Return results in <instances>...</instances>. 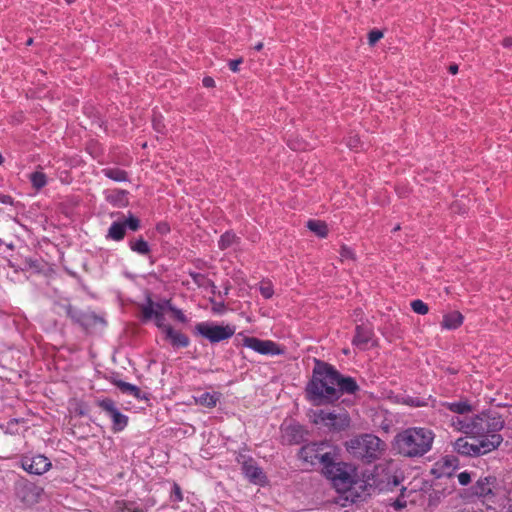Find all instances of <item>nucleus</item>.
I'll use <instances>...</instances> for the list:
<instances>
[{"mask_svg": "<svg viewBox=\"0 0 512 512\" xmlns=\"http://www.w3.org/2000/svg\"><path fill=\"white\" fill-rule=\"evenodd\" d=\"M66 313L75 323L79 324L81 316L83 315L84 312L77 310L73 308L71 305H69L66 308Z\"/></svg>", "mask_w": 512, "mask_h": 512, "instance_id": "nucleus-37", "label": "nucleus"}, {"mask_svg": "<svg viewBox=\"0 0 512 512\" xmlns=\"http://www.w3.org/2000/svg\"><path fill=\"white\" fill-rule=\"evenodd\" d=\"M4 162V157L2 156V154L0 153V165H2Z\"/></svg>", "mask_w": 512, "mask_h": 512, "instance_id": "nucleus-52", "label": "nucleus"}, {"mask_svg": "<svg viewBox=\"0 0 512 512\" xmlns=\"http://www.w3.org/2000/svg\"><path fill=\"white\" fill-rule=\"evenodd\" d=\"M154 126H155V128H156L157 130H159L160 125H159L158 123H154Z\"/></svg>", "mask_w": 512, "mask_h": 512, "instance_id": "nucleus-54", "label": "nucleus"}, {"mask_svg": "<svg viewBox=\"0 0 512 512\" xmlns=\"http://www.w3.org/2000/svg\"><path fill=\"white\" fill-rule=\"evenodd\" d=\"M194 328L198 336L211 344H217L230 339L236 331L233 325H220L210 321L197 323Z\"/></svg>", "mask_w": 512, "mask_h": 512, "instance_id": "nucleus-7", "label": "nucleus"}, {"mask_svg": "<svg viewBox=\"0 0 512 512\" xmlns=\"http://www.w3.org/2000/svg\"><path fill=\"white\" fill-rule=\"evenodd\" d=\"M330 479L338 492H348L357 483V471L354 466L344 462L329 461L322 471Z\"/></svg>", "mask_w": 512, "mask_h": 512, "instance_id": "nucleus-6", "label": "nucleus"}, {"mask_svg": "<svg viewBox=\"0 0 512 512\" xmlns=\"http://www.w3.org/2000/svg\"><path fill=\"white\" fill-rule=\"evenodd\" d=\"M392 506L396 509V510H401L403 509L405 506H406V502L405 501H402V500H396Z\"/></svg>", "mask_w": 512, "mask_h": 512, "instance_id": "nucleus-46", "label": "nucleus"}, {"mask_svg": "<svg viewBox=\"0 0 512 512\" xmlns=\"http://www.w3.org/2000/svg\"><path fill=\"white\" fill-rule=\"evenodd\" d=\"M229 290H230V287H229V286H225V288H224L223 292L219 291V296H220L221 298H223V297L227 296V295H228V293H229Z\"/></svg>", "mask_w": 512, "mask_h": 512, "instance_id": "nucleus-47", "label": "nucleus"}, {"mask_svg": "<svg viewBox=\"0 0 512 512\" xmlns=\"http://www.w3.org/2000/svg\"><path fill=\"white\" fill-rule=\"evenodd\" d=\"M383 37V33L380 30H372L368 34V42L370 45H374Z\"/></svg>", "mask_w": 512, "mask_h": 512, "instance_id": "nucleus-40", "label": "nucleus"}, {"mask_svg": "<svg viewBox=\"0 0 512 512\" xmlns=\"http://www.w3.org/2000/svg\"><path fill=\"white\" fill-rule=\"evenodd\" d=\"M496 479L494 477L480 478L473 486V493L479 497H488L493 495V488Z\"/></svg>", "mask_w": 512, "mask_h": 512, "instance_id": "nucleus-18", "label": "nucleus"}, {"mask_svg": "<svg viewBox=\"0 0 512 512\" xmlns=\"http://www.w3.org/2000/svg\"><path fill=\"white\" fill-rule=\"evenodd\" d=\"M502 440L503 438L500 434L478 436V438H476L478 456L496 449L501 444Z\"/></svg>", "mask_w": 512, "mask_h": 512, "instance_id": "nucleus-16", "label": "nucleus"}, {"mask_svg": "<svg viewBox=\"0 0 512 512\" xmlns=\"http://www.w3.org/2000/svg\"><path fill=\"white\" fill-rule=\"evenodd\" d=\"M113 384L124 394L131 395L136 399H147L145 394L135 385L122 380H114Z\"/></svg>", "mask_w": 512, "mask_h": 512, "instance_id": "nucleus-19", "label": "nucleus"}, {"mask_svg": "<svg viewBox=\"0 0 512 512\" xmlns=\"http://www.w3.org/2000/svg\"><path fill=\"white\" fill-rule=\"evenodd\" d=\"M243 345L262 355H280L283 350L271 340H261L256 337H244Z\"/></svg>", "mask_w": 512, "mask_h": 512, "instance_id": "nucleus-12", "label": "nucleus"}, {"mask_svg": "<svg viewBox=\"0 0 512 512\" xmlns=\"http://www.w3.org/2000/svg\"><path fill=\"white\" fill-rule=\"evenodd\" d=\"M374 331L369 325H357L355 328V335L352 339V344L360 350H366L369 343L373 340Z\"/></svg>", "mask_w": 512, "mask_h": 512, "instance_id": "nucleus-15", "label": "nucleus"}, {"mask_svg": "<svg viewBox=\"0 0 512 512\" xmlns=\"http://www.w3.org/2000/svg\"><path fill=\"white\" fill-rule=\"evenodd\" d=\"M340 257H341V260H353L354 259V252L351 248L343 245L340 249Z\"/></svg>", "mask_w": 512, "mask_h": 512, "instance_id": "nucleus-39", "label": "nucleus"}, {"mask_svg": "<svg viewBox=\"0 0 512 512\" xmlns=\"http://www.w3.org/2000/svg\"><path fill=\"white\" fill-rule=\"evenodd\" d=\"M215 273L202 260H194V284L201 290L204 296L215 295L216 286L213 277Z\"/></svg>", "mask_w": 512, "mask_h": 512, "instance_id": "nucleus-8", "label": "nucleus"}, {"mask_svg": "<svg viewBox=\"0 0 512 512\" xmlns=\"http://www.w3.org/2000/svg\"><path fill=\"white\" fill-rule=\"evenodd\" d=\"M123 224H125V228L128 227L132 231H137L140 227L139 219L133 216L132 214H130L127 220L123 222Z\"/></svg>", "mask_w": 512, "mask_h": 512, "instance_id": "nucleus-38", "label": "nucleus"}, {"mask_svg": "<svg viewBox=\"0 0 512 512\" xmlns=\"http://www.w3.org/2000/svg\"><path fill=\"white\" fill-rule=\"evenodd\" d=\"M385 443L377 436L364 434L347 442V450L355 457L368 463L378 459L385 450Z\"/></svg>", "mask_w": 512, "mask_h": 512, "instance_id": "nucleus-4", "label": "nucleus"}, {"mask_svg": "<svg viewBox=\"0 0 512 512\" xmlns=\"http://www.w3.org/2000/svg\"><path fill=\"white\" fill-rule=\"evenodd\" d=\"M359 390L360 387L353 377L344 376L332 365L319 362L306 387L309 398L318 404L333 403L342 395H355Z\"/></svg>", "mask_w": 512, "mask_h": 512, "instance_id": "nucleus-1", "label": "nucleus"}, {"mask_svg": "<svg viewBox=\"0 0 512 512\" xmlns=\"http://www.w3.org/2000/svg\"><path fill=\"white\" fill-rule=\"evenodd\" d=\"M172 498L175 501H181L183 499L181 488L177 484H174V486H173Z\"/></svg>", "mask_w": 512, "mask_h": 512, "instance_id": "nucleus-44", "label": "nucleus"}, {"mask_svg": "<svg viewBox=\"0 0 512 512\" xmlns=\"http://www.w3.org/2000/svg\"><path fill=\"white\" fill-rule=\"evenodd\" d=\"M219 400L217 393L204 392L199 397H194V403L200 404L207 408L215 407Z\"/></svg>", "mask_w": 512, "mask_h": 512, "instance_id": "nucleus-22", "label": "nucleus"}, {"mask_svg": "<svg viewBox=\"0 0 512 512\" xmlns=\"http://www.w3.org/2000/svg\"><path fill=\"white\" fill-rule=\"evenodd\" d=\"M359 144H360V139L357 135L349 136L346 140V145L352 149H357L359 147Z\"/></svg>", "mask_w": 512, "mask_h": 512, "instance_id": "nucleus-41", "label": "nucleus"}, {"mask_svg": "<svg viewBox=\"0 0 512 512\" xmlns=\"http://www.w3.org/2000/svg\"><path fill=\"white\" fill-rule=\"evenodd\" d=\"M241 470L244 476L253 484L264 485L267 481L265 473L253 458L245 459L242 462Z\"/></svg>", "mask_w": 512, "mask_h": 512, "instance_id": "nucleus-14", "label": "nucleus"}, {"mask_svg": "<svg viewBox=\"0 0 512 512\" xmlns=\"http://www.w3.org/2000/svg\"><path fill=\"white\" fill-rule=\"evenodd\" d=\"M125 233V224H123L122 222H114L108 230L107 238H110L115 241H120L124 238Z\"/></svg>", "mask_w": 512, "mask_h": 512, "instance_id": "nucleus-26", "label": "nucleus"}, {"mask_svg": "<svg viewBox=\"0 0 512 512\" xmlns=\"http://www.w3.org/2000/svg\"><path fill=\"white\" fill-rule=\"evenodd\" d=\"M238 240V237L233 232H225L218 242V246L221 250H225L229 247H231L236 241Z\"/></svg>", "mask_w": 512, "mask_h": 512, "instance_id": "nucleus-30", "label": "nucleus"}, {"mask_svg": "<svg viewBox=\"0 0 512 512\" xmlns=\"http://www.w3.org/2000/svg\"><path fill=\"white\" fill-rule=\"evenodd\" d=\"M442 406L447 408L451 412L460 415H465L472 411V406L466 400H461L458 402H444Z\"/></svg>", "mask_w": 512, "mask_h": 512, "instance_id": "nucleus-21", "label": "nucleus"}, {"mask_svg": "<svg viewBox=\"0 0 512 512\" xmlns=\"http://www.w3.org/2000/svg\"><path fill=\"white\" fill-rule=\"evenodd\" d=\"M142 319L143 321L153 320L158 328H160L166 335V338L171 342L173 347H187L189 345V338L175 331L168 323L167 319L184 322L186 320L181 310L175 308L170 300L153 301L151 298L147 299V303L142 306Z\"/></svg>", "mask_w": 512, "mask_h": 512, "instance_id": "nucleus-2", "label": "nucleus"}, {"mask_svg": "<svg viewBox=\"0 0 512 512\" xmlns=\"http://www.w3.org/2000/svg\"><path fill=\"white\" fill-rule=\"evenodd\" d=\"M338 455V448L328 441L308 443L299 451L300 459L311 466L319 465L322 470L329 461L337 460Z\"/></svg>", "mask_w": 512, "mask_h": 512, "instance_id": "nucleus-5", "label": "nucleus"}, {"mask_svg": "<svg viewBox=\"0 0 512 512\" xmlns=\"http://www.w3.org/2000/svg\"><path fill=\"white\" fill-rule=\"evenodd\" d=\"M411 308L415 313L420 315H425L429 311L428 305L419 299L411 302Z\"/></svg>", "mask_w": 512, "mask_h": 512, "instance_id": "nucleus-33", "label": "nucleus"}, {"mask_svg": "<svg viewBox=\"0 0 512 512\" xmlns=\"http://www.w3.org/2000/svg\"><path fill=\"white\" fill-rule=\"evenodd\" d=\"M243 62V59L242 58H238V59H234V60H230L228 62V66H229V69L232 71V72H238L239 71V65Z\"/></svg>", "mask_w": 512, "mask_h": 512, "instance_id": "nucleus-43", "label": "nucleus"}, {"mask_svg": "<svg viewBox=\"0 0 512 512\" xmlns=\"http://www.w3.org/2000/svg\"><path fill=\"white\" fill-rule=\"evenodd\" d=\"M10 199L9 196H3L2 198H0V200L3 202V203H8V200Z\"/></svg>", "mask_w": 512, "mask_h": 512, "instance_id": "nucleus-51", "label": "nucleus"}, {"mask_svg": "<svg viewBox=\"0 0 512 512\" xmlns=\"http://www.w3.org/2000/svg\"><path fill=\"white\" fill-rule=\"evenodd\" d=\"M29 179L33 188L36 190L42 189L47 184V177L43 172L35 171L30 174Z\"/></svg>", "mask_w": 512, "mask_h": 512, "instance_id": "nucleus-29", "label": "nucleus"}, {"mask_svg": "<svg viewBox=\"0 0 512 512\" xmlns=\"http://www.w3.org/2000/svg\"><path fill=\"white\" fill-rule=\"evenodd\" d=\"M67 4H72L75 2V0H64Z\"/></svg>", "mask_w": 512, "mask_h": 512, "instance_id": "nucleus-53", "label": "nucleus"}, {"mask_svg": "<svg viewBox=\"0 0 512 512\" xmlns=\"http://www.w3.org/2000/svg\"><path fill=\"white\" fill-rule=\"evenodd\" d=\"M463 315L458 311H453L443 316L441 326L444 329L452 330L460 327L463 323Z\"/></svg>", "mask_w": 512, "mask_h": 512, "instance_id": "nucleus-20", "label": "nucleus"}, {"mask_svg": "<svg viewBox=\"0 0 512 512\" xmlns=\"http://www.w3.org/2000/svg\"><path fill=\"white\" fill-rule=\"evenodd\" d=\"M98 323H104L103 319L93 312H84L79 325L85 330L95 327Z\"/></svg>", "mask_w": 512, "mask_h": 512, "instance_id": "nucleus-23", "label": "nucleus"}, {"mask_svg": "<svg viewBox=\"0 0 512 512\" xmlns=\"http://www.w3.org/2000/svg\"><path fill=\"white\" fill-rule=\"evenodd\" d=\"M21 467L29 474L42 475L47 472L52 464L44 455H23L20 459Z\"/></svg>", "mask_w": 512, "mask_h": 512, "instance_id": "nucleus-11", "label": "nucleus"}, {"mask_svg": "<svg viewBox=\"0 0 512 512\" xmlns=\"http://www.w3.org/2000/svg\"><path fill=\"white\" fill-rule=\"evenodd\" d=\"M116 512H144V509L133 501H116L115 503Z\"/></svg>", "mask_w": 512, "mask_h": 512, "instance_id": "nucleus-25", "label": "nucleus"}, {"mask_svg": "<svg viewBox=\"0 0 512 512\" xmlns=\"http://www.w3.org/2000/svg\"><path fill=\"white\" fill-rule=\"evenodd\" d=\"M507 512H512V505H509Z\"/></svg>", "mask_w": 512, "mask_h": 512, "instance_id": "nucleus-55", "label": "nucleus"}, {"mask_svg": "<svg viewBox=\"0 0 512 512\" xmlns=\"http://www.w3.org/2000/svg\"><path fill=\"white\" fill-rule=\"evenodd\" d=\"M458 481L461 485L466 486L471 482V476L468 472L464 471L459 473Z\"/></svg>", "mask_w": 512, "mask_h": 512, "instance_id": "nucleus-42", "label": "nucleus"}, {"mask_svg": "<svg viewBox=\"0 0 512 512\" xmlns=\"http://www.w3.org/2000/svg\"><path fill=\"white\" fill-rule=\"evenodd\" d=\"M454 449L464 456H478L476 438L460 437L455 441Z\"/></svg>", "mask_w": 512, "mask_h": 512, "instance_id": "nucleus-17", "label": "nucleus"}, {"mask_svg": "<svg viewBox=\"0 0 512 512\" xmlns=\"http://www.w3.org/2000/svg\"><path fill=\"white\" fill-rule=\"evenodd\" d=\"M127 192L125 190H115L107 195V200L116 205H122L125 201Z\"/></svg>", "mask_w": 512, "mask_h": 512, "instance_id": "nucleus-32", "label": "nucleus"}, {"mask_svg": "<svg viewBox=\"0 0 512 512\" xmlns=\"http://www.w3.org/2000/svg\"><path fill=\"white\" fill-rule=\"evenodd\" d=\"M451 425L458 431L466 434H473V421L469 422L465 419H461L460 417H453Z\"/></svg>", "mask_w": 512, "mask_h": 512, "instance_id": "nucleus-28", "label": "nucleus"}, {"mask_svg": "<svg viewBox=\"0 0 512 512\" xmlns=\"http://www.w3.org/2000/svg\"><path fill=\"white\" fill-rule=\"evenodd\" d=\"M314 423L327 427L329 431L340 432L349 427L350 417L346 412L336 414L320 410L315 414Z\"/></svg>", "mask_w": 512, "mask_h": 512, "instance_id": "nucleus-9", "label": "nucleus"}, {"mask_svg": "<svg viewBox=\"0 0 512 512\" xmlns=\"http://www.w3.org/2000/svg\"><path fill=\"white\" fill-rule=\"evenodd\" d=\"M205 297H208L209 301L211 302L212 304V312L215 313V314H222L224 313L226 307H225V304H224V301L221 300L219 302L215 301L214 300V295H206Z\"/></svg>", "mask_w": 512, "mask_h": 512, "instance_id": "nucleus-34", "label": "nucleus"}, {"mask_svg": "<svg viewBox=\"0 0 512 512\" xmlns=\"http://www.w3.org/2000/svg\"><path fill=\"white\" fill-rule=\"evenodd\" d=\"M31 43H32V39H29V40L27 41V44L29 45V44H31Z\"/></svg>", "mask_w": 512, "mask_h": 512, "instance_id": "nucleus-56", "label": "nucleus"}, {"mask_svg": "<svg viewBox=\"0 0 512 512\" xmlns=\"http://www.w3.org/2000/svg\"><path fill=\"white\" fill-rule=\"evenodd\" d=\"M503 46L504 47H511L512 46V38H505L503 40Z\"/></svg>", "mask_w": 512, "mask_h": 512, "instance_id": "nucleus-49", "label": "nucleus"}, {"mask_svg": "<svg viewBox=\"0 0 512 512\" xmlns=\"http://www.w3.org/2000/svg\"><path fill=\"white\" fill-rule=\"evenodd\" d=\"M99 406L107 413L112 419L113 430L122 431L128 423V417L122 414L115 406L111 399H104L99 403Z\"/></svg>", "mask_w": 512, "mask_h": 512, "instance_id": "nucleus-13", "label": "nucleus"}, {"mask_svg": "<svg viewBox=\"0 0 512 512\" xmlns=\"http://www.w3.org/2000/svg\"><path fill=\"white\" fill-rule=\"evenodd\" d=\"M263 48V43L259 42L254 46V49L260 51Z\"/></svg>", "mask_w": 512, "mask_h": 512, "instance_id": "nucleus-50", "label": "nucleus"}, {"mask_svg": "<svg viewBox=\"0 0 512 512\" xmlns=\"http://www.w3.org/2000/svg\"><path fill=\"white\" fill-rule=\"evenodd\" d=\"M286 433L290 435L291 441L298 442V439L302 437L301 427L297 425H290L286 428Z\"/></svg>", "mask_w": 512, "mask_h": 512, "instance_id": "nucleus-36", "label": "nucleus"}, {"mask_svg": "<svg viewBox=\"0 0 512 512\" xmlns=\"http://www.w3.org/2000/svg\"><path fill=\"white\" fill-rule=\"evenodd\" d=\"M102 173L109 179L117 181V182H124L128 180V174L126 171L120 169V168H104L102 170Z\"/></svg>", "mask_w": 512, "mask_h": 512, "instance_id": "nucleus-24", "label": "nucleus"}, {"mask_svg": "<svg viewBox=\"0 0 512 512\" xmlns=\"http://www.w3.org/2000/svg\"><path fill=\"white\" fill-rule=\"evenodd\" d=\"M434 437L430 429L410 427L396 434L393 448L403 457L419 458L431 450Z\"/></svg>", "mask_w": 512, "mask_h": 512, "instance_id": "nucleus-3", "label": "nucleus"}, {"mask_svg": "<svg viewBox=\"0 0 512 512\" xmlns=\"http://www.w3.org/2000/svg\"><path fill=\"white\" fill-rule=\"evenodd\" d=\"M307 227L310 231L314 232L319 237H326L328 234V228L325 222L320 220H309Z\"/></svg>", "mask_w": 512, "mask_h": 512, "instance_id": "nucleus-27", "label": "nucleus"}, {"mask_svg": "<svg viewBox=\"0 0 512 512\" xmlns=\"http://www.w3.org/2000/svg\"><path fill=\"white\" fill-rule=\"evenodd\" d=\"M259 291L261 295L266 299L271 298L274 294V289L270 282H261Z\"/></svg>", "mask_w": 512, "mask_h": 512, "instance_id": "nucleus-35", "label": "nucleus"}, {"mask_svg": "<svg viewBox=\"0 0 512 512\" xmlns=\"http://www.w3.org/2000/svg\"><path fill=\"white\" fill-rule=\"evenodd\" d=\"M203 85L206 88H212V87L215 86V81H214V79L212 77H205L203 79Z\"/></svg>", "mask_w": 512, "mask_h": 512, "instance_id": "nucleus-45", "label": "nucleus"}, {"mask_svg": "<svg viewBox=\"0 0 512 512\" xmlns=\"http://www.w3.org/2000/svg\"><path fill=\"white\" fill-rule=\"evenodd\" d=\"M504 427V421L498 416L484 415L473 420V434L478 436L498 434Z\"/></svg>", "mask_w": 512, "mask_h": 512, "instance_id": "nucleus-10", "label": "nucleus"}, {"mask_svg": "<svg viewBox=\"0 0 512 512\" xmlns=\"http://www.w3.org/2000/svg\"><path fill=\"white\" fill-rule=\"evenodd\" d=\"M449 72L451 74H456L458 72V66L456 64H452L449 66Z\"/></svg>", "mask_w": 512, "mask_h": 512, "instance_id": "nucleus-48", "label": "nucleus"}, {"mask_svg": "<svg viewBox=\"0 0 512 512\" xmlns=\"http://www.w3.org/2000/svg\"><path fill=\"white\" fill-rule=\"evenodd\" d=\"M130 248L141 255H147L150 252L148 243L142 238L130 242Z\"/></svg>", "mask_w": 512, "mask_h": 512, "instance_id": "nucleus-31", "label": "nucleus"}]
</instances>
